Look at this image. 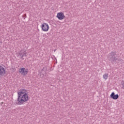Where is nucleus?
<instances>
[{
    "label": "nucleus",
    "mask_w": 124,
    "mask_h": 124,
    "mask_svg": "<svg viewBox=\"0 0 124 124\" xmlns=\"http://www.w3.org/2000/svg\"><path fill=\"white\" fill-rule=\"evenodd\" d=\"M18 97L17 98V104L18 105H22L29 100V92L28 90L23 89L20 92L18 93Z\"/></svg>",
    "instance_id": "1"
},
{
    "label": "nucleus",
    "mask_w": 124,
    "mask_h": 124,
    "mask_svg": "<svg viewBox=\"0 0 124 124\" xmlns=\"http://www.w3.org/2000/svg\"><path fill=\"white\" fill-rule=\"evenodd\" d=\"M41 28L43 31H49V24L47 23L44 22L41 26Z\"/></svg>",
    "instance_id": "2"
},
{
    "label": "nucleus",
    "mask_w": 124,
    "mask_h": 124,
    "mask_svg": "<svg viewBox=\"0 0 124 124\" xmlns=\"http://www.w3.org/2000/svg\"><path fill=\"white\" fill-rule=\"evenodd\" d=\"M19 72L20 74H22V75L26 76V75L28 74V70H26V68H20L19 69Z\"/></svg>",
    "instance_id": "3"
},
{
    "label": "nucleus",
    "mask_w": 124,
    "mask_h": 124,
    "mask_svg": "<svg viewBox=\"0 0 124 124\" xmlns=\"http://www.w3.org/2000/svg\"><path fill=\"white\" fill-rule=\"evenodd\" d=\"M57 18L59 19V20H63L65 18V16H64V14L62 12H60L57 14Z\"/></svg>",
    "instance_id": "4"
},
{
    "label": "nucleus",
    "mask_w": 124,
    "mask_h": 124,
    "mask_svg": "<svg viewBox=\"0 0 124 124\" xmlns=\"http://www.w3.org/2000/svg\"><path fill=\"white\" fill-rule=\"evenodd\" d=\"M24 56H27V52L25 50H21L18 54V57H19L20 59H23Z\"/></svg>",
    "instance_id": "5"
},
{
    "label": "nucleus",
    "mask_w": 124,
    "mask_h": 124,
    "mask_svg": "<svg viewBox=\"0 0 124 124\" xmlns=\"http://www.w3.org/2000/svg\"><path fill=\"white\" fill-rule=\"evenodd\" d=\"M115 55H116V52H111V53L109 54L108 60H109L110 61L115 60V58H114V57H115Z\"/></svg>",
    "instance_id": "6"
},
{
    "label": "nucleus",
    "mask_w": 124,
    "mask_h": 124,
    "mask_svg": "<svg viewBox=\"0 0 124 124\" xmlns=\"http://www.w3.org/2000/svg\"><path fill=\"white\" fill-rule=\"evenodd\" d=\"M5 74V69L0 65V76H3Z\"/></svg>",
    "instance_id": "7"
},
{
    "label": "nucleus",
    "mask_w": 124,
    "mask_h": 124,
    "mask_svg": "<svg viewBox=\"0 0 124 124\" xmlns=\"http://www.w3.org/2000/svg\"><path fill=\"white\" fill-rule=\"evenodd\" d=\"M110 97H111V98H113V99H118V98H119V95L118 94L115 95V93L113 92L110 94Z\"/></svg>",
    "instance_id": "8"
},
{
    "label": "nucleus",
    "mask_w": 124,
    "mask_h": 124,
    "mask_svg": "<svg viewBox=\"0 0 124 124\" xmlns=\"http://www.w3.org/2000/svg\"><path fill=\"white\" fill-rule=\"evenodd\" d=\"M103 77V78L105 79V80H107L108 78V74H104Z\"/></svg>",
    "instance_id": "9"
},
{
    "label": "nucleus",
    "mask_w": 124,
    "mask_h": 124,
    "mask_svg": "<svg viewBox=\"0 0 124 124\" xmlns=\"http://www.w3.org/2000/svg\"><path fill=\"white\" fill-rule=\"evenodd\" d=\"M121 85L122 86V89H123L124 90V81L122 82Z\"/></svg>",
    "instance_id": "10"
},
{
    "label": "nucleus",
    "mask_w": 124,
    "mask_h": 124,
    "mask_svg": "<svg viewBox=\"0 0 124 124\" xmlns=\"http://www.w3.org/2000/svg\"><path fill=\"white\" fill-rule=\"evenodd\" d=\"M26 18H27V14H25V17L24 18V19H26Z\"/></svg>",
    "instance_id": "11"
}]
</instances>
